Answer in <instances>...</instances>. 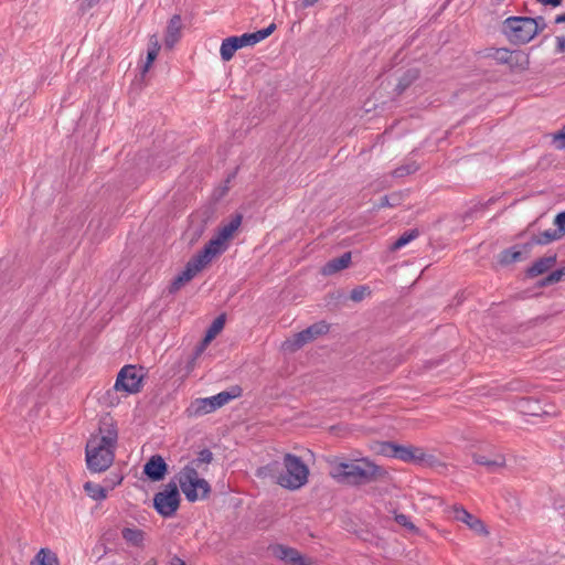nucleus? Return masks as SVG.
Masks as SVG:
<instances>
[{
	"mask_svg": "<svg viewBox=\"0 0 565 565\" xmlns=\"http://www.w3.org/2000/svg\"><path fill=\"white\" fill-rule=\"evenodd\" d=\"M178 481L186 500L190 502L206 498L211 491L209 482L199 477V472L193 466H185L179 472Z\"/></svg>",
	"mask_w": 565,
	"mask_h": 565,
	"instance_id": "obj_5",
	"label": "nucleus"
},
{
	"mask_svg": "<svg viewBox=\"0 0 565 565\" xmlns=\"http://www.w3.org/2000/svg\"><path fill=\"white\" fill-rule=\"evenodd\" d=\"M565 22V13L559 14L555 18V23H564Z\"/></svg>",
	"mask_w": 565,
	"mask_h": 565,
	"instance_id": "obj_46",
	"label": "nucleus"
},
{
	"mask_svg": "<svg viewBox=\"0 0 565 565\" xmlns=\"http://www.w3.org/2000/svg\"><path fill=\"white\" fill-rule=\"evenodd\" d=\"M180 26H181V19L179 15H173L169 22L168 29H167V38H166V44L169 46H172L180 33Z\"/></svg>",
	"mask_w": 565,
	"mask_h": 565,
	"instance_id": "obj_22",
	"label": "nucleus"
},
{
	"mask_svg": "<svg viewBox=\"0 0 565 565\" xmlns=\"http://www.w3.org/2000/svg\"><path fill=\"white\" fill-rule=\"evenodd\" d=\"M418 77V72L416 70L408 71L405 76L401 79L397 85L398 93H402L406 89V87Z\"/></svg>",
	"mask_w": 565,
	"mask_h": 565,
	"instance_id": "obj_35",
	"label": "nucleus"
},
{
	"mask_svg": "<svg viewBox=\"0 0 565 565\" xmlns=\"http://www.w3.org/2000/svg\"><path fill=\"white\" fill-rule=\"evenodd\" d=\"M157 512L163 518H171L180 505V493L175 482H169L153 498Z\"/></svg>",
	"mask_w": 565,
	"mask_h": 565,
	"instance_id": "obj_8",
	"label": "nucleus"
},
{
	"mask_svg": "<svg viewBox=\"0 0 565 565\" xmlns=\"http://www.w3.org/2000/svg\"><path fill=\"white\" fill-rule=\"evenodd\" d=\"M503 33L511 42L525 44L535 36V26L527 17H509L503 22Z\"/></svg>",
	"mask_w": 565,
	"mask_h": 565,
	"instance_id": "obj_7",
	"label": "nucleus"
},
{
	"mask_svg": "<svg viewBox=\"0 0 565 565\" xmlns=\"http://www.w3.org/2000/svg\"><path fill=\"white\" fill-rule=\"evenodd\" d=\"M554 224L558 231H562V235L565 234V211L558 213L554 220Z\"/></svg>",
	"mask_w": 565,
	"mask_h": 565,
	"instance_id": "obj_40",
	"label": "nucleus"
},
{
	"mask_svg": "<svg viewBox=\"0 0 565 565\" xmlns=\"http://www.w3.org/2000/svg\"><path fill=\"white\" fill-rule=\"evenodd\" d=\"M523 259V252L519 246H513L501 252L499 262L503 265H508L514 262Z\"/></svg>",
	"mask_w": 565,
	"mask_h": 565,
	"instance_id": "obj_24",
	"label": "nucleus"
},
{
	"mask_svg": "<svg viewBox=\"0 0 565 565\" xmlns=\"http://www.w3.org/2000/svg\"><path fill=\"white\" fill-rule=\"evenodd\" d=\"M225 326V315H220L217 318L214 319L212 324L206 331V334L204 337L203 345L212 341L224 328Z\"/></svg>",
	"mask_w": 565,
	"mask_h": 565,
	"instance_id": "obj_25",
	"label": "nucleus"
},
{
	"mask_svg": "<svg viewBox=\"0 0 565 565\" xmlns=\"http://www.w3.org/2000/svg\"><path fill=\"white\" fill-rule=\"evenodd\" d=\"M371 295V289L369 286L362 285L353 288L350 294V299L354 302L362 301L366 297Z\"/></svg>",
	"mask_w": 565,
	"mask_h": 565,
	"instance_id": "obj_32",
	"label": "nucleus"
},
{
	"mask_svg": "<svg viewBox=\"0 0 565 565\" xmlns=\"http://www.w3.org/2000/svg\"><path fill=\"white\" fill-rule=\"evenodd\" d=\"M84 490L88 497L96 501L105 500L108 493L106 486H99L90 481L84 484Z\"/></svg>",
	"mask_w": 565,
	"mask_h": 565,
	"instance_id": "obj_23",
	"label": "nucleus"
},
{
	"mask_svg": "<svg viewBox=\"0 0 565 565\" xmlns=\"http://www.w3.org/2000/svg\"><path fill=\"white\" fill-rule=\"evenodd\" d=\"M395 521L399 525H402L411 531H414V532L417 531L416 526L411 522L409 518L405 514H402V513L395 514Z\"/></svg>",
	"mask_w": 565,
	"mask_h": 565,
	"instance_id": "obj_37",
	"label": "nucleus"
},
{
	"mask_svg": "<svg viewBox=\"0 0 565 565\" xmlns=\"http://www.w3.org/2000/svg\"><path fill=\"white\" fill-rule=\"evenodd\" d=\"M563 237L562 231L555 230H546L541 232L533 242L539 245H547L554 241H558Z\"/></svg>",
	"mask_w": 565,
	"mask_h": 565,
	"instance_id": "obj_26",
	"label": "nucleus"
},
{
	"mask_svg": "<svg viewBox=\"0 0 565 565\" xmlns=\"http://www.w3.org/2000/svg\"><path fill=\"white\" fill-rule=\"evenodd\" d=\"M168 471V466L164 459L154 455L143 466V473L152 481H160L164 478Z\"/></svg>",
	"mask_w": 565,
	"mask_h": 565,
	"instance_id": "obj_15",
	"label": "nucleus"
},
{
	"mask_svg": "<svg viewBox=\"0 0 565 565\" xmlns=\"http://www.w3.org/2000/svg\"><path fill=\"white\" fill-rule=\"evenodd\" d=\"M419 236V232L416 228L404 232L392 245L393 250H397L409 244L412 241Z\"/></svg>",
	"mask_w": 565,
	"mask_h": 565,
	"instance_id": "obj_27",
	"label": "nucleus"
},
{
	"mask_svg": "<svg viewBox=\"0 0 565 565\" xmlns=\"http://www.w3.org/2000/svg\"><path fill=\"white\" fill-rule=\"evenodd\" d=\"M276 553L280 559L292 565H316L312 559L302 556L297 550L291 547L279 545L276 548Z\"/></svg>",
	"mask_w": 565,
	"mask_h": 565,
	"instance_id": "obj_16",
	"label": "nucleus"
},
{
	"mask_svg": "<svg viewBox=\"0 0 565 565\" xmlns=\"http://www.w3.org/2000/svg\"><path fill=\"white\" fill-rule=\"evenodd\" d=\"M328 331L329 324L324 321H319L295 334L292 340H288L285 344L292 350H298L309 341L315 340L317 337L326 334Z\"/></svg>",
	"mask_w": 565,
	"mask_h": 565,
	"instance_id": "obj_11",
	"label": "nucleus"
},
{
	"mask_svg": "<svg viewBox=\"0 0 565 565\" xmlns=\"http://www.w3.org/2000/svg\"><path fill=\"white\" fill-rule=\"evenodd\" d=\"M142 371L135 365L124 366L116 379L113 390L122 391L128 394L138 393L142 387Z\"/></svg>",
	"mask_w": 565,
	"mask_h": 565,
	"instance_id": "obj_9",
	"label": "nucleus"
},
{
	"mask_svg": "<svg viewBox=\"0 0 565 565\" xmlns=\"http://www.w3.org/2000/svg\"><path fill=\"white\" fill-rule=\"evenodd\" d=\"M241 223L242 215L237 214L228 223L224 224L218 228L216 236L220 237L225 243H227V241L232 238L234 233L237 231Z\"/></svg>",
	"mask_w": 565,
	"mask_h": 565,
	"instance_id": "obj_21",
	"label": "nucleus"
},
{
	"mask_svg": "<svg viewBox=\"0 0 565 565\" xmlns=\"http://www.w3.org/2000/svg\"><path fill=\"white\" fill-rule=\"evenodd\" d=\"M418 170V166L416 162H408L399 166L393 171V175L395 178H403L405 175L412 174Z\"/></svg>",
	"mask_w": 565,
	"mask_h": 565,
	"instance_id": "obj_33",
	"label": "nucleus"
},
{
	"mask_svg": "<svg viewBox=\"0 0 565 565\" xmlns=\"http://www.w3.org/2000/svg\"><path fill=\"white\" fill-rule=\"evenodd\" d=\"M556 45L558 52L565 51V38L564 36H557L556 38Z\"/></svg>",
	"mask_w": 565,
	"mask_h": 565,
	"instance_id": "obj_43",
	"label": "nucleus"
},
{
	"mask_svg": "<svg viewBox=\"0 0 565 565\" xmlns=\"http://www.w3.org/2000/svg\"><path fill=\"white\" fill-rule=\"evenodd\" d=\"M537 2L544 6H552L554 8L559 7L562 4V0H537Z\"/></svg>",
	"mask_w": 565,
	"mask_h": 565,
	"instance_id": "obj_42",
	"label": "nucleus"
},
{
	"mask_svg": "<svg viewBox=\"0 0 565 565\" xmlns=\"http://www.w3.org/2000/svg\"><path fill=\"white\" fill-rule=\"evenodd\" d=\"M86 1L89 7H93L94 4H96L98 2V0H86Z\"/></svg>",
	"mask_w": 565,
	"mask_h": 565,
	"instance_id": "obj_47",
	"label": "nucleus"
},
{
	"mask_svg": "<svg viewBox=\"0 0 565 565\" xmlns=\"http://www.w3.org/2000/svg\"><path fill=\"white\" fill-rule=\"evenodd\" d=\"M529 21H533V24L535 26V35H537L546 28V22L543 17L529 18Z\"/></svg>",
	"mask_w": 565,
	"mask_h": 565,
	"instance_id": "obj_39",
	"label": "nucleus"
},
{
	"mask_svg": "<svg viewBox=\"0 0 565 565\" xmlns=\"http://www.w3.org/2000/svg\"><path fill=\"white\" fill-rule=\"evenodd\" d=\"M203 269L202 265L196 263V260L192 257L185 268L172 280L170 285V292L178 291L183 285L189 282L198 273Z\"/></svg>",
	"mask_w": 565,
	"mask_h": 565,
	"instance_id": "obj_14",
	"label": "nucleus"
},
{
	"mask_svg": "<svg viewBox=\"0 0 565 565\" xmlns=\"http://www.w3.org/2000/svg\"><path fill=\"white\" fill-rule=\"evenodd\" d=\"M226 249V243L215 235L193 258L204 268L212 259Z\"/></svg>",
	"mask_w": 565,
	"mask_h": 565,
	"instance_id": "obj_13",
	"label": "nucleus"
},
{
	"mask_svg": "<svg viewBox=\"0 0 565 565\" xmlns=\"http://www.w3.org/2000/svg\"><path fill=\"white\" fill-rule=\"evenodd\" d=\"M275 29L276 25L271 23L267 28L253 33H244L239 36H230L224 39L220 47L221 58L224 62L231 61L237 50L259 43L268 38Z\"/></svg>",
	"mask_w": 565,
	"mask_h": 565,
	"instance_id": "obj_4",
	"label": "nucleus"
},
{
	"mask_svg": "<svg viewBox=\"0 0 565 565\" xmlns=\"http://www.w3.org/2000/svg\"><path fill=\"white\" fill-rule=\"evenodd\" d=\"M36 561L40 565H58V559L54 553H52L49 548H41L36 556Z\"/></svg>",
	"mask_w": 565,
	"mask_h": 565,
	"instance_id": "obj_28",
	"label": "nucleus"
},
{
	"mask_svg": "<svg viewBox=\"0 0 565 565\" xmlns=\"http://www.w3.org/2000/svg\"><path fill=\"white\" fill-rule=\"evenodd\" d=\"M403 195L402 193L395 192L390 195H385L381 198L380 203L377 204L379 209L382 207H395L402 203Z\"/></svg>",
	"mask_w": 565,
	"mask_h": 565,
	"instance_id": "obj_29",
	"label": "nucleus"
},
{
	"mask_svg": "<svg viewBox=\"0 0 565 565\" xmlns=\"http://www.w3.org/2000/svg\"><path fill=\"white\" fill-rule=\"evenodd\" d=\"M493 57L497 62L501 64H513L514 62V55L511 51L508 49H497Z\"/></svg>",
	"mask_w": 565,
	"mask_h": 565,
	"instance_id": "obj_31",
	"label": "nucleus"
},
{
	"mask_svg": "<svg viewBox=\"0 0 565 565\" xmlns=\"http://www.w3.org/2000/svg\"><path fill=\"white\" fill-rule=\"evenodd\" d=\"M563 278H565V267L556 269L552 271L550 275H547L542 281L541 286H548L556 284L561 281Z\"/></svg>",
	"mask_w": 565,
	"mask_h": 565,
	"instance_id": "obj_34",
	"label": "nucleus"
},
{
	"mask_svg": "<svg viewBox=\"0 0 565 565\" xmlns=\"http://www.w3.org/2000/svg\"><path fill=\"white\" fill-rule=\"evenodd\" d=\"M239 394L241 390L235 387L232 390V392L223 391L210 397L196 398L189 406L188 413L191 416H202L210 414L226 405L228 402L239 396Z\"/></svg>",
	"mask_w": 565,
	"mask_h": 565,
	"instance_id": "obj_6",
	"label": "nucleus"
},
{
	"mask_svg": "<svg viewBox=\"0 0 565 565\" xmlns=\"http://www.w3.org/2000/svg\"><path fill=\"white\" fill-rule=\"evenodd\" d=\"M382 451L390 457L399 459L405 462L420 463L427 460V454L420 447L412 445L402 446L394 443H385Z\"/></svg>",
	"mask_w": 565,
	"mask_h": 565,
	"instance_id": "obj_10",
	"label": "nucleus"
},
{
	"mask_svg": "<svg viewBox=\"0 0 565 565\" xmlns=\"http://www.w3.org/2000/svg\"><path fill=\"white\" fill-rule=\"evenodd\" d=\"M318 0H301V3L305 8L312 7L316 4Z\"/></svg>",
	"mask_w": 565,
	"mask_h": 565,
	"instance_id": "obj_45",
	"label": "nucleus"
},
{
	"mask_svg": "<svg viewBox=\"0 0 565 565\" xmlns=\"http://www.w3.org/2000/svg\"><path fill=\"white\" fill-rule=\"evenodd\" d=\"M556 263V255H550L542 258H539L534 262V264L527 269L526 274L529 277H536L546 273L550 268L554 266Z\"/></svg>",
	"mask_w": 565,
	"mask_h": 565,
	"instance_id": "obj_19",
	"label": "nucleus"
},
{
	"mask_svg": "<svg viewBox=\"0 0 565 565\" xmlns=\"http://www.w3.org/2000/svg\"><path fill=\"white\" fill-rule=\"evenodd\" d=\"M449 513L455 521L466 524L470 530L478 534H488L483 522L468 512L462 505H452Z\"/></svg>",
	"mask_w": 565,
	"mask_h": 565,
	"instance_id": "obj_12",
	"label": "nucleus"
},
{
	"mask_svg": "<svg viewBox=\"0 0 565 565\" xmlns=\"http://www.w3.org/2000/svg\"><path fill=\"white\" fill-rule=\"evenodd\" d=\"M145 535V532L136 526H125L121 530V536L125 542L134 547L143 546Z\"/></svg>",
	"mask_w": 565,
	"mask_h": 565,
	"instance_id": "obj_18",
	"label": "nucleus"
},
{
	"mask_svg": "<svg viewBox=\"0 0 565 565\" xmlns=\"http://www.w3.org/2000/svg\"><path fill=\"white\" fill-rule=\"evenodd\" d=\"M118 431L111 418L100 420L98 433L92 435L86 444V465L92 472L107 470L115 459Z\"/></svg>",
	"mask_w": 565,
	"mask_h": 565,
	"instance_id": "obj_1",
	"label": "nucleus"
},
{
	"mask_svg": "<svg viewBox=\"0 0 565 565\" xmlns=\"http://www.w3.org/2000/svg\"><path fill=\"white\" fill-rule=\"evenodd\" d=\"M553 142L557 149H565V125L553 136Z\"/></svg>",
	"mask_w": 565,
	"mask_h": 565,
	"instance_id": "obj_38",
	"label": "nucleus"
},
{
	"mask_svg": "<svg viewBox=\"0 0 565 565\" xmlns=\"http://www.w3.org/2000/svg\"><path fill=\"white\" fill-rule=\"evenodd\" d=\"M159 47L157 44L153 46V49H150L147 54V61L145 62V65L142 66V74H146L148 70L150 68L151 64L156 60L158 55Z\"/></svg>",
	"mask_w": 565,
	"mask_h": 565,
	"instance_id": "obj_36",
	"label": "nucleus"
},
{
	"mask_svg": "<svg viewBox=\"0 0 565 565\" xmlns=\"http://www.w3.org/2000/svg\"><path fill=\"white\" fill-rule=\"evenodd\" d=\"M169 565H186L181 558L174 556L169 562Z\"/></svg>",
	"mask_w": 565,
	"mask_h": 565,
	"instance_id": "obj_44",
	"label": "nucleus"
},
{
	"mask_svg": "<svg viewBox=\"0 0 565 565\" xmlns=\"http://www.w3.org/2000/svg\"><path fill=\"white\" fill-rule=\"evenodd\" d=\"M285 470L281 471L280 463L273 461L257 470L258 477H271L277 480L281 487L296 490L301 488L308 481L309 469L302 460L291 454L284 457Z\"/></svg>",
	"mask_w": 565,
	"mask_h": 565,
	"instance_id": "obj_3",
	"label": "nucleus"
},
{
	"mask_svg": "<svg viewBox=\"0 0 565 565\" xmlns=\"http://www.w3.org/2000/svg\"><path fill=\"white\" fill-rule=\"evenodd\" d=\"M329 463L330 476L341 483L359 486L367 483L382 475V469L366 458L355 460L333 458Z\"/></svg>",
	"mask_w": 565,
	"mask_h": 565,
	"instance_id": "obj_2",
	"label": "nucleus"
},
{
	"mask_svg": "<svg viewBox=\"0 0 565 565\" xmlns=\"http://www.w3.org/2000/svg\"><path fill=\"white\" fill-rule=\"evenodd\" d=\"M145 565H157V563L153 559H151V561H148Z\"/></svg>",
	"mask_w": 565,
	"mask_h": 565,
	"instance_id": "obj_48",
	"label": "nucleus"
},
{
	"mask_svg": "<svg viewBox=\"0 0 565 565\" xmlns=\"http://www.w3.org/2000/svg\"><path fill=\"white\" fill-rule=\"evenodd\" d=\"M122 481V477L121 476H114V478H107L105 479V482L107 483L106 484V488L107 490H113L116 486L120 484Z\"/></svg>",
	"mask_w": 565,
	"mask_h": 565,
	"instance_id": "obj_41",
	"label": "nucleus"
},
{
	"mask_svg": "<svg viewBox=\"0 0 565 565\" xmlns=\"http://www.w3.org/2000/svg\"><path fill=\"white\" fill-rule=\"evenodd\" d=\"M472 458L475 463L486 467L490 472H493L505 465L504 456L501 454H495L492 457L484 454H475Z\"/></svg>",
	"mask_w": 565,
	"mask_h": 565,
	"instance_id": "obj_17",
	"label": "nucleus"
},
{
	"mask_svg": "<svg viewBox=\"0 0 565 565\" xmlns=\"http://www.w3.org/2000/svg\"><path fill=\"white\" fill-rule=\"evenodd\" d=\"M350 263H351V253L348 252V253H344L343 255H341L340 257L333 258L330 262H328L323 266L322 273L324 275L335 274V273L349 267Z\"/></svg>",
	"mask_w": 565,
	"mask_h": 565,
	"instance_id": "obj_20",
	"label": "nucleus"
},
{
	"mask_svg": "<svg viewBox=\"0 0 565 565\" xmlns=\"http://www.w3.org/2000/svg\"><path fill=\"white\" fill-rule=\"evenodd\" d=\"M213 454L209 449H203L199 452L198 457L190 461L186 466H193L198 470L201 465H207L212 461Z\"/></svg>",
	"mask_w": 565,
	"mask_h": 565,
	"instance_id": "obj_30",
	"label": "nucleus"
}]
</instances>
